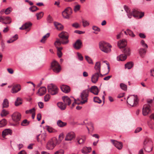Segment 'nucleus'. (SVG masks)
Masks as SVG:
<instances>
[{"mask_svg": "<svg viewBox=\"0 0 154 154\" xmlns=\"http://www.w3.org/2000/svg\"><path fill=\"white\" fill-rule=\"evenodd\" d=\"M60 88L63 92L66 93H69L70 91L69 86L66 85H62L61 86Z\"/></svg>", "mask_w": 154, "mask_h": 154, "instance_id": "obj_21", "label": "nucleus"}, {"mask_svg": "<svg viewBox=\"0 0 154 154\" xmlns=\"http://www.w3.org/2000/svg\"><path fill=\"white\" fill-rule=\"evenodd\" d=\"M122 52L124 53V54L127 56H129L131 54L130 50L129 48H125L123 51Z\"/></svg>", "mask_w": 154, "mask_h": 154, "instance_id": "obj_32", "label": "nucleus"}, {"mask_svg": "<svg viewBox=\"0 0 154 154\" xmlns=\"http://www.w3.org/2000/svg\"><path fill=\"white\" fill-rule=\"evenodd\" d=\"M46 136L44 134H42L37 135L36 136V139L38 142L42 143L43 141L46 140Z\"/></svg>", "mask_w": 154, "mask_h": 154, "instance_id": "obj_12", "label": "nucleus"}, {"mask_svg": "<svg viewBox=\"0 0 154 154\" xmlns=\"http://www.w3.org/2000/svg\"><path fill=\"white\" fill-rule=\"evenodd\" d=\"M99 44L100 48L102 51L107 53L111 51L112 46L109 43L102 41L99 43Z\"/></svg>", "mask_w": 154, "mask_h": 154, "instance_id": "obj_3", "label": "nucleus"}, {"mask_svg": "<svg viewBox=\"0 0 154 154\" xmlns=\"http://www.w3.org/2000/svg\"><path fill=\"white\" fill-rule=\"evenodd\" d=\"M111 141L118 149L120 150L122 149L123 144L122 142H118L114 140H111Z\"/></svg>", "mask_w": 154, "mask_h": 154, "instance_id": "obj_13", "label": "nucleus"}, {"mask_svg": "<svg viewBox=\"0 0 154 154\" xmlns=\"http://www.w3.org/2000/svg\"><path fill=\"white\" fill-rule=\"evenodd\" d=\"M99 77V75L98 74L97 72H96L91 77V81L94 83H96L98 81Z\"/></svg>", "mask_w": 154, "mask_h": 154, "instance_id": "obj_19", "label": "nucleus"}, {"mask_svg": "<svg viewBox=\"0 0 154 154\" xmlns=\"http://www.w3.org/2000/svg\"><path fill=\"white\" fill-rule=\"evenodd\" d=\"M60 39H57L54 43L55 46H56L57 44L58 45H60L61 44L66 45L69 42L68 40L69 35L67 32L63 31L58 35Z\"/></svg>", "mask_w": 154, "mask_h": 154, "instance_id": "obj_1", "label": "nucleus"}, {"mask_svg": "<svg viewBox=\"0 0 154 154\" xmlns=\"http://www.w3.org/2000/svg\"><path fill=\"white\" fill-rule=\"evenodd\" d=\"M127 42L125 39H122L119 41L118 43V45L120 48L125 47L127 45Z\"/></svg>", "mask_w": 154, "mask_h": 154, "instance_id": "obj_17", "label": "nucleus"}, {"mask_svg": "<svg viewBox=\"0 0 154 154\" xmlns=\"http://www.w3.org/2000/svg\"><path fill=\"white\" fill-rule=\"evenodd\" d=\"M38 105L41 109L42 108L44 107L43 103L42 102H39L38 103Z\"/></svg>", "mask_w": 154, "mask_h": 154, "instance_id": "obj_62", "label": "nucleus"}, {"mask_svg": "<svg viewBox=\"0 0 154 154\" xmlns=\"http://www.w3.org/2000/svg\"><path fill=\"white\" fill-rule=\"evenodd\" d=\"M133 66V63L132 62H128L125 65V68L128 69H131Z\"/></svg>", "mask_w": 154, "mask_h": 154, "instance_id": "obj_37", "label": "nucleus"}, {"mask_svg": "<svg viewBox=\"0 0 154 154\" xmlns=\"http://www.w3.org/2000/svg\"><path fill=\"white\" fill-rule=\"evenodd\" d=\"M57 142V139L55 137L49 140L46 145V148L48 150L53 149L56 146Z\"/></svg>", "mask_w": 154, "mask_h": 154, "instance_id": "obj_4", "label": "nucleus"}, {"mask_svg": "<svg viewBox=\"0 0 154 154\" xmlns=\"http://www.w3.org/2000/svg\"><path fill=\"white\" fill-rule=\"evenodd\" d=\"M150 140V139L148 137H146L144 140L143 142V144L145 145Z\"/></svg>", "mask_w": 154, "mask_h": 154, "instance_id": "obj_55", "label": "nucleus"}, {"mask_svg": "<svg viewBox=\"0 0 154 154\" xmlns=\"http://www.w3.org/2000/svg\"><path fill=\"white\" fill-rule=\"evenodd\" d=\"M57 124L59 127H63L66 125L67 123L65 122H63L61 120H59L57 121Z\"/></svg>", "mask_w": 154, "mask_h": 154, "instance_id": "obj_34", "label": "nucleus"}, {"mask_svg": "<svg viewBox=\"0 0 154 154\" xmlns=\"http://www.w3.org/2000/svg\"><path fill=\"white\" fill-rule=\"evenodd\" d=\"M46 92V88L45 87H41L38 90V93L39 96H42L44 95Z\"/></svg>", "mask_w": 154, "mask_h": 154, "instance_id": "obj_24", "label": "nucleus"}, {"mask_svg": "<svg viewBox=\"0 0 154 154\" xmlns=\"http://www.w3.org/2000/svg\"><path fill=\"white\" fill-rule=\"evenodd\" d=\"M29 10L31 11L34 12L38 10V8L35 6H33L29 8Z\"/></svg>", "mask_w": 154, "mask_h": 154, "instance_id": "obj_42", "label": "nucleus"}, {"mask_svg": "<svg viewBox=\"0 0 154 154\" xmlns=\"http://www.w3.org/2000/svg\"><path fill=\"white\" fill-rule=\"evenodd\" d=\"M62 99L64 102L66 106L67 105H69L71 103V100L70 98L67 96H63L62 97Z\"/></svg>", "mask_w": 154, "mask_h": 154, "instance_id": "obj_23", "label": "nucleus"}, {"mask_svg": "<svg viewBox=\"0 0 154 154\" xmlns=\"http://www.w3.org/2000/svg\"><path fill=\"white\" fill-rule=\"evenodd\" d=\"M47 22L48 23H51L53 21V19L50 16V15H49L48 16L47 18Z\"/></svg>", "mask_w": 154, "mask_h": 154, "instance_id": "obj_49", "label": "nucleus"}, {"mask_svg": "<svg viewBox=\"0 0 154 154\" xmlns=\"http://www.w3.org/2000/svg\"><path fill=\"white\" fill-rule=\"evenodd\" d=\"M51 68L54 72L56 73H59L61 69L60 66L56 61H53L51 65Z\"/></svg>", "mask_w": 154, "mask_h": 154, "instance_id": "obj_8", "label": "nucleus"}, {"mask_svg": "<svg viewBox=\"0 0 154 154\" xmlns=\"http://www.w3.org/2000/svg\"><path fill=\"white\" fill-rule=\"evenodd\" d=\"M91 151V147H84L81 150L82 152L85 154L89 153Z\"/></svg>", "mask_w": 154, "mask_h": 154, "instance_id": "obj_25", "label": "nucleus"}, {"mask_svg": "<svg viewBox=\"0 0 154 154\" xmlns=\"http://www.w3.org/2000/svg\"><path fill=\"white\" fill-rule=\"evenodd\" d=\"M18 38V36L17 34H16L13 36L10 40H8L7 42L8 43H10L13 42L14 41L16 40Z\"/></svg>", "mask_w": 154, "mask_h": 154, "instance_id": "obj_35", "label": "nucleus"}, {"mask_svg": "<svg viewBox=\"0 0 154 154\" xmlns=\"http://www.w3.org/2000/svg\"><path fill=\"white\" fill-rule=\"evenodd\" d=\"M150 106V105L144 106L143 109V115L144 116H146L151 111L149 108Z\"/></svg>", "mask_w": 154, "mask_h": 154, "instance_id": "obj_14", "label": "nucleus"}, {"mask_svg": "<svg viewBox=\"0 0 154 154\" xmlns=\"http://www.w3.org/2000/svg\"><path fill=\"white\" fill-rule=\"evenodd\" d=\"M77 55L79 58V59L80 60H83V57L82 55L80 53H77Z\"/></svg>", "mask_w": 154, "mask_h": 154, "instance_id": "obj_61", "label": "nucleus"}, {"mask_svg": "<svg viewBox=\"0 0 154 154\" xmlns=\"http://www.w3.org/2000/svg\"><path fill=\"white\" fill-rule=\"evenodd\" d=\"M9 106V102L7 99H4L2 103V108H7Z\"/></svg>", "mask_w": 154, "mask_h": 154, "instance_id": "obj_33", "label": "nucleus"}, {"mask_svg": "<svg viewBox=\"0 0 154 154\" xmlns=\"http://www.w3.org/2000/svg\"><path fill=\"white\" fill-rule=\"evenodd\" d=\"M94 69L96 72L100 73L101 69V63L99 62H97L95 64Z\"/></svg>", "mask_w": 154, "mask_h": 154, "instance_id": "obj_28", "label": "nucleus"}, {"mask_svg": "<svg viewBox=\"0 0 154 154\" xmlns=\"http://www.w3.org/2000/svg\"><path fill=\"white\" fill-rule=\"evenodd\" d=\"M127 33L129 35L131 36L132 37H135V35L134 34L133 32L131 30L129 29H127Z\"/></svg>", "mask_w": 154, "mask_h": 154, "instance_id": "obj_48", "label": "nucleus"}, {"mask_svg": "<svg viewBox=\"0 0 154 154\" xmlns=\"http://www.w3.org/2000/svg\"><path fill=\"white\" fill-rule=\"evenodd\" d=\"M127 58L126 55L124 54H122L118 56L117 57V59L118 61H123L125 60Z\"/></svg>", "mask_w": 154, "mask_h": 154, "instance_id": "obj_29", "label": "nucleus"}, {"mask_svg": "<svg viewBox=\"0 0 154 154\" xmlns=\"http://www.w3.org/2000/svg\"><path fill=\"white\" fill-rule=\"evenodd\" d=\"M89 91L91 92L96 95H98L99 92L98 87L96 86H92L89 89Z\"/></svg>", "mask_w": 154, "mask_h": 154, "instance_id": "obj_20", "label": "nucleus"}, {"mask_svg": "<svg viewBox=\"0 0 154 154\" xmlns=\"http://www.w3.org/2000/svg\"><path fill=\"white\" fill-rule=\"evenodd\" d=\"M82 46V42L80 39L77 40L73 44V47L76 49L78 50L80 49Z\"/></svg>", "mask_w": 154, "mask_h": 154, "instance_id": "obj_16", "label": "nucleus"}, {"mask_svg": "<svg viewBox=\"0 0 154 154\" xmlns=\"http://www.w3.org/2000/svg\"><path fill=\"white\" fill-rule=\"evenodd\" d=\"M50 98V96L49 94H47L44 97V100L45 102H47L49 100Z\"/></svg>", "mask_w": 154, "mask_h": 154, "instance_id": "obj_51", "label": "nucleus"}, {"mask_svg": "<svg viewBox=\"0 0 154 154\" xmlns=\"http://www.w3.org/2000/svg\"><path fill=\"white\" fill-rule=\"evenodd\" d=\"M75 137L74 133L73 132H71L68 133L66 136L65 140L67 141L71 140Z\"/></svg>", "mask_w": 154, "mask_h": 154, "instance_id": "obj_15", "label": "nucleus"}, {"mask_svg": "<svg viewBox=\"0 0 154 154\" xmlns=\"http://www.w3.org/2000/svg\"><path fill=\"white\" fill-rule=\"evenodd\" d=\"M88 126L90 127V129L92 130H93L94 129L93 124L91 122H89L88 123Z\"/></svg>", "mask_w": 154, "mask_h": 154, "instance_id": "obj_59", "label": "nucleus"}, {"mask_svg": "<svg viewBox=\"0 0 154 154\" xmlns=\"http://www.w3.org/2000/svg\"><path fill=\"white\" fill-rule=\"evenodd\" d=\"M21 87L20 85L17 84L14 85L11 89L12 93H15L20 90Z\"/></svg>", "mask_w": 154, "mask_h": 154, "instance_id": "obj_18", "label": "nucleus"}, {"mask_svg": "<svg viewBox=\"0 0 154 154\" xmlns=\"http://www.w3.org/2000/svg\"><path fill=\"white\" fill-rule=\"evenodd\" d=\"M123 35V33L122 32H120L116 36L117 39H119Z\"/></svg>", "mask_w": 154, "mask_h": 154, "instance_id": "obj_63", "label": "nucleus"}, {"mask_svg": "<svg viewBox=\"0 0 154 154\" xmlns=\"http://www.w3.org/2000/svg\"><path fill=\"white\" fill-rule=\"evenodd\" d=\"M80 6L79 5H77L75 6L74 8V11H79L80 9Z\"/></svg>", "mask_w": 154, "mask_h": 154, "instance_id": "obj_57", "label": "nucleus"}, {"mask_svg": "<svg viewBox=\"0 0 154 154\" xmlns=\"http://www.w3.org/2000/svg\"><path fill=\"white\" fill-rule=\"evenodd\" d=\"M127 103L132 106H136L138 103L137 95H133L128 97L127 99Z\"/></svg>", "mask_w": 154, "mask_h": 154, "instance_id": "obj_5", "label": "nucleus"}, {"mask_svg": "<svg viewBox=\"0 0 154 154\" xmlns=\"http://www.w3.org/2000/svg\"><path fill=\"white\" fill-rule=\"evenodd\" d=\"M141 44L144 47H145L146 48H148V46L147 44L145 43V42L143 40H142L140 42Z\"/></svg>", "mask_w": 154, "mask_h": 154, "instance_id": "obj_54", "label": "nucleus"}, {"mask_svg": "<svg viewBox=\"0 0 154 154\" xmlns=\"http://www.w3.org/2000/svg\"><path fill=\"white\" fill-rule=\"evenodd\" d=\"M72 13V10L71 8L68 7L66 8L62 12V15L64 18L69 19V16Z\"/></svg>", "mask_w": 154, "mask_h": 154, "instance_id": "obj_9", "label": "nucleus"}, {"mask_svg": "<svg viewBox=\"0 0 154 154\" xmlns=\"http://www.w3.org/2000/svg\"><path fill=\"white\" fill-rule=\"evenodd\" d=\"M77 140L79 144H81L84 143L85 142V140L82 138H77Z\"/></svg>", "mask_w": 154, "mask_h": 154, "instance_id": "obj_50", "label": "nucleus"}, {"mask_svg": "<svg viewBox=\"0 0 154 154\" xmlns=\"http://www.w3.org/2000/svg\"><path fill=\"white\" fill-rule=\"evenodd\" d=\"M139 52L140 57L142 58H143L146 53V51L143 48H141L139 49Z\"/></svg>", "mask_w": 154, "mask_h": 154, "instance_id": "obj_31", "label": "nucleus"}, {"mask_svg": "<svg viewBox=\"0 0 154 154\" xmlns=\"http://www.w3.org/2000/svg\"><path fill=\"white\" fill-rule=\"evenodd\" d=\"M54 24L57 29L59 30H62L63 28V26L60 23L57 22H54Z\"/></svg>", "mask_w": 154, "mask_h": 154, "instance_id": "obj_27", "label": "nucleus"}, {"mask_svg": "<svg viewBox=\"0 0 154 154\" xmlns=\"http://www.w3.org/2000/svg\"><path fill=\"white\" fill-rule=\"evenodd\" d=\"M9 114V112L8 111L6 110L5 109H3L0 115L2 117H3L6 116Z\"/></svg>", "mask_w": 154, "mask_h": 154, "instance_id": "obj_39", "label": "nucleus"}, {"mask_svg": "<svg viewBox=\"0 0 154 154\" xmlns=\"http://www.w3.org/2000/svg\"><path fill=\"white\" fill-rule=\"evenodd\" d=\"M12 133V131L9 129H6L4 130L2 132V135L3 138L7 135H11Z\"/></svg>", "mask_w": 154, "mask_h": 154, "instance_id": "obj_22", "label": "nucleus"}, {"mask_svg": "<svg viewBox=\"0 0 154 154\" xmlns=\"http://www.w3.org/2000/svg\"><path fill=\"white\" fill-rule=\"evenodd\" d=\"M11 117L14 122H17L20 120L21 114L18 112H15L12 115Z\"/></svg>", "mask_w": 154, "mask_h": 154, "instance_id": "obj_10", "label": "nucleus"}, {"mask_svg": "<svg viewBox=\"0 0 154 154\" xmlns=\"http://www.w3.org/2000/svg\"><path fill=\"white\" fill-rule=\"evenodd\" d=\"M29 122H28L26 119L23 120L21 124L22 126H26L29 124Z\"/></svg>", "mask_w": 154, "mask_h": 154, "instance_id": "obj_44", "label": "nucleus"}, {"mask_svg": "<svg viewBox=\"0 0 154 154\" xmlns=\"http://www.w3.org/2000/svg\"><path fill=\"white\" fill-rule=\"evenodd\" d=\"M58 106L62 110H64L66 108V106L62 102H59L57 103Z\"/></svg>", "mask_w": 154, "mask_h": 154, "instance_id": "obj_30", "label": "nucleus"}, {"mask_svg": "<svg viewBox=\"0 0 154 154\" xmlns=\"http://www.w3.org/2000/svg\"><path fill=\"white\" fill-rule=\"evenodd\" d=\"M142 130V128L141 127H138L134 131V133H137L139 132L140 131Z\"/></svg>", "mask_w": 154, "mask_h": 154, "instance_id": "obj_60", "label": "nucleus"}, {"mask_svg": "<svg viewBox=\"0 0 154 154\" xmlns=\"http://www.w3.org/2000/svg\"><path fill=\"white\" fill-rule=\"evenodd\" d=\"M120 87L122 90L124 91H126L127 90V86L123 83L120 84Z\"/></svg>", "mask_w": 154, "mask_h": 154, "instance_id": "obj_43", "label": "nucleus"}, {"mask_svg": "<svg viewBox=\"0 0 154 154\" xmlns=\"http://www.w3.org/2000/svg\"><path fill=\"white\" fill-rule=\"evenodd\" d=\"M82 22L83 26L84 27L88 26L89 24V23L87 21L84 19L82 20Z\"/></svg>", "mask_w": 154, "mask_h": 154, "instance_id": "obj_46", "label": "nucleus"}, {"mask_svg": "<svg viewBox=\"0 0 154 154\" xmlns=\"http://www.w3.org/2000/svg\"><path fill=\"white\" fill-rule=\"evenodd\" d=\"M85 59L89 64H93V62L92 60L88 56H85Z\"/></svg>", "mask_w": 154, "mask_h": 154, "instance_id": "obj_47", "label": "nucleus"}, {"mask_svg": "<svg viewBox=\"0 0 154 154\" xmlns=\"http://www.w3.org/2000/svg\"><path fill=\"white\" fill-rule=\"evenodd\" d=\"M64 151L63 149H60L56 152L54 154H64Z\"/></svg>", "mask_w": 154, "mask_h": 154, "instance_id": "obj_52", "label": "nucleus"}, {"mask_svg": "<svg viewBox=\"0 0 154 154\" xmlns=\"http://www.w3.org/2000/svg\"><path fill=\"white\" fill-rule=\"evenodd\" d=\"M94 102L99 103H101L102 102L101 100L100 99L99 97H94Z\"/></svg>", "mask_w": 154, "mask_h": 154, "instance_id": "obj_45", "label": "nucleus"}, {"mask_svg": "<svg viewBox=\"0 0 154 154\" xmlns=\"http://www.w3.org/2000/svg\"><path fill=\"white\" fill-rule=\"evenodd\" d=\"M22 99L18 97L15 102V105L16 106H18L22 104Z\"/></svg>", "mask_w": 154, "mask_h": 154, "instance_id": "obj_36", "label": "nucleus"}, {"mask_svg": "<svg viewBox=\"0 0 154 154\" xmlns=\"http://www.w3.org/2000/svg\"><path fill=\"white\" fill-rule=\"evenodd\" d=\"M7 123L6 119H4L0 121V127H3Z\"/></svg>", "mask_w": 154, "mask_h": 154, "instance_id": "obj_41", "label": "nucleus"}, {"mask_svg": "<svg viewBox=\"0 0 154 154\" xmlns=\"http://www.w3.org/2000/svg\"><path fill=\"white\" fill-rule=\"evenodd\" d=\"M50 34V33H47L43 36L42 39L40 40V42L42 43H45V41L46 40L47 38L49 37Z\"/></svg>", "mask_w": 154, "mask_h": 154, "instance_id": "obj_38", "label": "nucleus"}, {"mask_svg": "<svg viewBox=\"0 0 154 154\" xmlns=\"http://www.w3.org/2000/svg\"><path fill=\"white\" fill-rule=\"evenodd\" d=\"M42 116L40 113L38 114L37 115V118L38 121H39L41 119Z\"/></svg>", "mask_w": 154, "mask_h": 154, "instance_id": "obj_64", "label": "nucleus"}, {"mask_svg": "<svg viewBox=\"0 0 154 154\" xmlns=\"http://www.w3.org/2000/svg\"><path fill=\"white\" fill-rule=\"evenodd\" d=\"M48 90L49 93L51 95L57 94L58 92L59 89L55 85L53 84H50L48 86Z\"/></svg>", "mask_w": 154, "mask_h": 154, "instance_id": "obj_6", "label": "nucleus"}, {"mask_svg": "<svg viewBox=\"0 0 154 154\" xmlns=\"http://www.w3.org/2000/svg\"><path fill=\"white\" fill-rule=\"evenodd\" d=\"M11 11V8L9 7L5 10V14H8L10 13Z\"/></svg>", "mask_w": 154, "mask_h": 154, "instance_id": "obj_56", "label": "nucleus"}, {"mask_svg": "<svg viewBox=\"0 0 154 154\" xmlns=\"http://www.w3.org/2000/svg\"><path fill=\"white\" fill-rule=\"evenodd\" d=\"M89 93V90L86 89L83 90L81 93L80 95L82 100L80 102L81 104H84L87 102Z\"/></svg>", "mask_w": 154, "mask_h": 154, "instance_id": "obj_7", "label": "nucleus"}, {"mask_svg": "<svg viewBox=\"0 0 154 154\" xmlns=\"http://www.w3.org/2000/svg\"><path fill=\"white\" fill-rule=\"evenodd\" d=\"M124 9L127 14L128 17L130 18L133 16L134 17H139L140 18H141L144 15L143 12H140L138 11L136 9H134L132 12H130L128 7L126 5L124 6Z\"/></svg>", "mask_w": 154, "mask_h": 154, "instance_id": "obj_2", "label": "nucleus"}, {"mask_svg": "<svg viewBox=\"0 0 154 154\" xmlns=\"http://www.w3.org/2000/svg\"><path fill=\"white\" fill-rule=\"evenodd\" d=\"M32 23L30 22L26 23L23 25L21 27H20L19 29L21 30H24L26 29L29 27L31 26Z\"/></svg>", "mask_w": 154, "mask_h": 154, "instance_id": "obj_26", "label": "nucleus"}, {"mask_svg": "<svg viewBox=\"0 0 154 154\" xmlns=\"http://www.w3.org/2000/svg\"><path fill=\"white\" fill-rule=\"evenodd\" d=\"M44 13L42 12L37 13L35 15L37 17V19L39 20L41 19L43 16Z\"/></svg>", "mask_w": 154, "mask_h": 154, "instance_id": "obj_40", "label": "nucleus"}, {"mask_svg": "<svg viewBox=\"0 0 154 154\" xmlns=\"http://www.w3.org/2000/svg\"><path fill=\"white\" fill-rule=\"evenodd\" d=\"M72 26L76 29L80 27L79 24L77 23H75L72 24Z\"/></svg>", "mask_w": 154, "mask_h": 154, "instance_id": "obj_53", "label": "nucleus"}, {"mask_svg": "<svg viewBox=\"0 0 154 154\" xmlns=\"http://www.w3.org/2000/svg\"><path fill=\"white\" fill-rule=\"evenodd\" d=\"M92 29L93 30L95 31H97L100 32V29L96 26H93L92 27Z\"/></svg>", "mask_w": 154, "mask_h": 154, "instance_id": "obj_58", "label": "nucleus"}, {"mask_svg": "<svg viewBox=\"0 0 154 154\" xmlns=\"http://www.w3.org/2000/svg\"><path fill=\"white\" fill-rule=\"evenodd\" d=\"M0 22L5 24H9L11 22V19L8 17H0Z\"/></svg>", "mask_w": 154, "mask_h": 154, "instance_id": "obj_11", "label": "nucleus"}]
</instances>
